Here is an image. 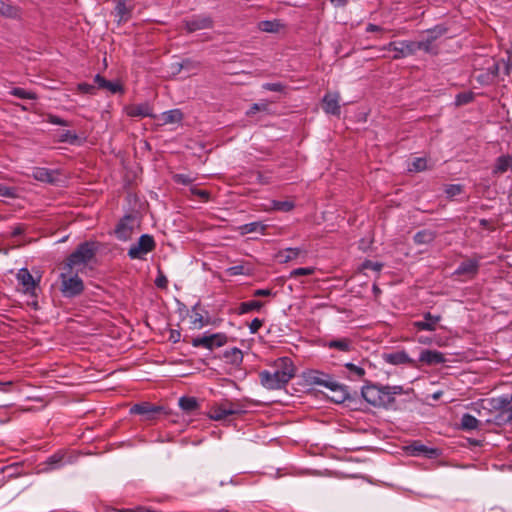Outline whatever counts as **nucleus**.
<instances>
[{
    "mask_svg": "<svg viewBox=\"0 0 512 512\" xmlns=\"http://www.w3.org/2000/svg\"><path fill=\"white\" fill-rule=\"evenodd\" d=\"M296 368L289 357L278 358L270 370H263L259 373L261 385L268 390H279L284 388L295 376Z\"/></svg>",
    "mask_w": 512,
    "mask_h": 512,
    "instance_id": "f257e3e1",
    "label": "nucleus"
},
{
    "mask_svg": "<svg viewBox=\"0 0 512 512\" xmlns=\"http://www.w3.org/2000/svg\"><path fill=\"white\" fill-rule=\"evenodd\" d=\"M401 386H378L366 385L362 388L361 394L366 402L376 407H388L395 401V396L402 394Z\"/></svg>",
    "mask_w": 512,
    "mask_h": 512,
    "instance_id": "f03ea898",
    "label": "nucleus"
},
{
    "mask_svg": "<svg viewBox=\"0 0 512 512\" xmlns=\"http://www.w3.org/2000/svg\"><path fill=\"white\" fill-rule=\"evenodd\" d=\"M96 248L93 242H83L66 259L63 269L83 271L88 263L94 258Z\"/></svg>",
    "mask_w": 512,
    "mask_h": 512,
    "instance_id": "7ed1b4c3",
    "label": "nucleus"
},
{
    "mask_svg": "<svg viewBox=\"0 0 512 512\" xmlns=\"http://www.w3.org/2000/svg\"><path fill=\"white\" fill-rule=\"evenodd\" d=\"M491 417L487 422L503 426L512 421V399L508 395L490 399Z\"/></svg>",
    "mask_w": 512,
    "mask_h": 512,
    "instance_id": "20e7f679",
    "label": "nucleus"
},
{
    "mask_svg": "<svg viewBox=\"0 0 512 512\" xmlns=\"http://www.w3.org/2000/svg\"><path fill=\"white\" fill-rule=\"evenodd\" d=\"M78 273L79 272L69 269H63L60 273V291L64 297L74 298L83 292L84 283Z\"/></svg>",
    "mask_w": 512,
    "mask_h": 512,
    "instance_id": "39448f33",
    "label": "nucleus"
},
{
    "mask_svg": "<svg viewBox=\"0 0 512 512\" xmlns=\"http://www.w3.org/2000/svg\"><path fill=\"white\" fill-rule=\"evenodd\" d=\"M228 337L224 333L204 334L192 339L193 347H203L208 350L222 347L227 343Z\"/></svg>",
    "mask_w": 512,
    "mask_h": 512,
    "instance_id": "423d86ee",
    "label": "nucleus"
},
{
    "mask_svg": "<svg viewBox=\"0 0 512 512\" xmlns=\"http://www.w3.org/2000/svg\"><path fill=\"white\" fill-rule=\"evenodd\" d=\"M155 248V241L151 235L143 234L138 242L131 245L128 250V256L131 259H143L145 255Z\"/></svg>",
    "mask_w": 512,
    "mask_h": 512,
    "instance_id": "0eeeda50",
    "label": "nucleus"
},
{
    "mask_svg": "<svg viewBox=\"0 0 512 512\" xmlns=\"http://www.w3.org/2000/svg\"><path fill=\"white\" fill-rule=\"evenodd\" d=\"M243 412L244 411L239 407V405L225 401L213 406L210 409L208 416L214 421H221L230 415L241 414Z\"/></svg>",
    "mask_w": 512,
    "mask_h": 512,
    "instance_id": "6e6552de",
    "label": "nucleus"
},
{
    "mask_svg": "<svg viewBox=\"0 0 512 512\" xmlns=\"http://www.w3.org/2000/svg\"><path fill=\"white\" fill-rule=\"evenodd\" d=\"M381 51L384 50H392L395 52L393 55V59L398 60L411 55H414L415 52V41H392L387 45H384L380 48Z\"/></svg>",
    "mask_w": 512,
    "mask_h": 512,
    "instance_id": "1a4fd4ad",
    "label": "nucleus"
},
{
    "mask_svg": "<svg viewBox=\"0 0 512 512\" xmlns=\"http://www.w3.org/2000/svg\"><path fill=\"white\" fill-rule=\"evenodd\" d=\"M447 28L441 25H437L427 31L428 37L423 41H415V52L423 50L427 53L432 52V43L440 36L444 35Z\"/></svg>",
    "mask_w": 512,
    "mask_h": 512,
    "instance_id": "9d476101",
    "label": "nucleus"
},
{
    "mask_svg": "<svg viewBox=\"0 0 512 512\" xmlns=\"http://www.w3.org/2000/svg\"><path fill=\"white\" fill-rule=\"evenodd\" d=\"M407 453L414 457L423 456L428 459H435L440 455L437 448L428 447L418 441H414L406 447Z\"/></svg>",
    "mask_w": 512,
    "mask_h": 512,
    "instance_id": "9b49d317",
    "label": "nucleus"
},
{
    "mask_svg": "<svg viewBox=\"0 0 512 512\" xmlns=\"http://www.w3.org/2000/svg\"><path fill=\"white\" fill-rule=\"evenodd\" d=\"M185 29L188 32L209 29L213 26V20L208 15H194L190 19L184 20Z\"/></svg>",
    "mask_w": 512,
    "mask_h": 512,
    "instance_id": "f8f14e48",
    "label": "nucleus"
},
{
    "mask_svg": "<svg viewBox=\"0 0 512 512\" xmlns=\"http://www.w3.org/2000/svg\"><path fill=\"white\" fill-rule=\"evenodd\" d=\"M383 360L391 365H410L411 367H417L416 361L409 357V355L404 351H395L391 353L383 354Z\"/></svg>",
    "mask_w": 512,
    "mask_h": 512,
    "instance_id": "ddd939ff",
    "label": "nucleus"
},
{
    "mask_svg": "<svg viewBox=\"0 0 512 512\" xmlns=\"http://www.w3.org/2000/svg\"><path fill=\"white\" fill-rule=\"evenodd\" d=\"M161 410L162 407L160 406L152 405L148 402H143L132 406L130 413L141 415L143 416L144 420H152Z\"/></svg>",
    "mask_w": 512,
    "mask_h": 512,
    "instance_id": "4468645a",
    "label": "nucleus"
},
{
    "mask_svg": "<svg viewBox=\"0 0 512 512\" xmlns=\"http://www.w3.org/2000/svg\"><path fill=\"white\" fill-rule=\"evenodd\" d=\"M134 217L131 215H126L123 217L115 229L116 237L119 240L126 241L130 238L133 227H134Z\"/></svg>",
    "mask_w": 512,
    "mask_h": 512,
    "instance_id": "2eb2a0df",
    "label": "nucleus"
},
{
    "mask_svg": "<svg viewBox=\"0 0 512 512\" xmlns=\"http://www.w3.org/2000/svg\"><path fill=\"white\" fill-rule=\"evenodd\" d=\"M480 266V257L478 259H468L460 263L455 270V275H468L471 278L476 276Z\"/></svg>",
    "mask_w": 512,
    "mask_h": 512,
    "instance_id": "dca6fc26",
    "label": "nucleus"
},
{
    "mask_svg": "<svg viewBox=\"0 0 512 512\" xmlns=\"http://www.w3.org/2000/svg\"><path fill=\"white\" fill-rule=\"evenodd\" d=\"M424 319L421 321H415L414 327L420 331H434L437 323L441 320L440 315H432L430 312L424 314Z\"/></svg>",
    "mask_w": 512,
    "mask_h": 512,
    "instance_id": "f3484780",
    "label": "nucleus"
},
{
    "mask_svg": "<svg viewBox=\"0 0 512 512\" xmlns=\"http://www.w3.org/2000/svg\"><path fill=\"white\" fill-rule=\"evenodd\" d=\"M339 94L338 93H327L323 97V110L327 114L331 115H339L340 114V105H339Z\"/></svg>",
    "mask_w": 512,
    "mask_h": 512,
    "instance_id": "a211bd4d",
    "label": "nucleus"
},
{
    "mask_svg": "<svg viewBox=\"0 0 512 512\" xmlns=\"http://www.w3.org/2000/svg\"><path fill=\"white\" fill-rule=\"evenodd\" d=\"M419 361L427 365H436L444 363L446 359L442 352L426 349L420 353Z\"/></svg>",
    "mask_w": 512,
    "mask_h": 512,
    "instance_id": "6ab92c4d",
    "label": "nucleus"
},
{
    "mask_svg": "<svg viewBox=\"0 0 512 512\" xmlns=\"http://www.w3.org/2000/svg\"><path fill=\"white\" fill-rule=\"evenodd\" d=\"M32 177L41 182L55 183L57 181V171L50 170L44 167H36L32 170Z\"/></svg>",
    "mask_w": 512,
    "mask_h": 512,
    "instance_id": "aec40b11",
    "label": "nucleus"
},
{
    "mask_svg": "<svg viewBox=\"0 0 512 512\" xmlns=\"http://www.w3.org/2000/svg\"><path fill=\"white\" fill-rule=\"evenodd\" d=\"M126 113L130 117H154L153 109L148 103L130 105L126 107Z\"/></svg>",
    "mask_w": 512,
    "mask_h": 512,
    "instance_id": "412c9836",
    "label": "nucleus"
},
{
    "mask_svg": "<svg viewBox=\"0 0 512 512\" xmlns=\"http://www.w3.org/2000/svg\"><path fill=\"white\" fill-rule=\"evenodd\" d=\"M328 389L332 392L330 399L335 403H343L349 397V394L345 387L340 385L336 381H332V383H329Z\"/></svg>",
    "mask_w": 512,
    "mask_h": 512,
    "instance_id": "4be33fe9",
    "label": "nucleus"
},
{
    "mask_svg": "<svg viewBox=\"0 0 512 512\" xmlns=\"http://www.w3.org/2000/svg\"><path fill=\"white\" fill-rule=\"evenodd\" d=\"M200 310L199 303L195 304L191 309L190 322L195 329H201L210 323L209 318H204Z\"/></svg>",
    "mask_w": 512,
    "mask_h": 512,
    "instance_id": "5701e85b",
    "label": "nucleus"
},
{
    "mask_svg": "<svg viewBox=\"0 0 512 512\" xmlns=\"http://www.w3.org/2000/svg\"><path fill=\"white\" fill-rule=\"evenodd\" d=\"M325 346L341 352H350L353 349V342L349 338H339L327 341Z\"/></svg>",
    "mask_w": 512,
    "mask_h": 512,
    "instance_id": "b1692460",
    "label": "nucleus"
},
{
    "mask_svg": "<svg viewBox=\"0 0 512 512\" xmlns=\"http://www.w3.org/2000/svg\"><path fill=\"white\" fill-rule=\"evenodd\" d=\"M17 279L19 283L22 284L26 292H31L36 287L34 278L27 268H22L18 271Z\"/></svg>",
    "mask_w": 512,
    "mask_h": 512,
    "instance_id": "393cba45",
    "label": "nucleus"
},
{
    "mask_svg": "<svg viewBox=\"0 0 512 512\" xmlns=\"http://www.w3.org/2000/svg\"><path fill=\"white\" fill-rule=\"evenodd\" d=\"M304 251L301 248L295 247V248H286L283 250H280L276 254V258L279 261V263H288L292 260H295L298 258Z\"/></svg>",
    "mask_w": 512,
    "mask_h": 512,
    "instance_id": "a878e982",
    "label": "nucleus"
},
{
    "mask_svg": "<svg viewBox=\"0 0 512 512\" xmlns=\"http://www.w3.org/2000/svg\"><path fill=\"white\" fill-rule=\"evenodd\" d=\"M67 463H70V460H66L65 453L61 451L49 456L45 462L48 470L58 469Z\"/></svg>",
    "mask_w": 512,
    "mask_h": 512,
    "instance_id": "bb28decb",
    "label": "nucleus"
},
{
    "mask_svg": "<svg viewBox=\"0 0 512 512\" xmlns=\"http://www.w3.org/2000/svg\"><path fill=\"white\" fill-rule=\"evenodd\" d=\"M435 238L436 233L429 229L418 231L413 237L414 242L418 245L430 244L435 240Z\"/></svg>",
    "mask_w": 512,
    "mask_h": 512,
    "instance_id": "cd10ccee",
    "label": "nucleus"
},
{
    "mask_svg": "<svg viewBox=\"0 0 512 512\" xmlns=\"http://www.w3.org/2000/svg\"><path fill=\"white\" fill-rule=\"evenodd\" d=\"M95 83L100 87L109 90L112 93H117L122 91V86L118 82H111L106 80L104 77L99 74L94 78Z\"/></svg>",
    "mask_w": 512,
    "mask_h": 512,
    "instance_id": "c85d7f7f",
    "label": "nucleus"
},
{
    "mask_svg": "<svg viewBox=\"0 0 512 512\" xmlns=\"http://www.w3.org/2000/svg\"><path fill=\"white\" fill-rule=\"evenodd\" d=\"M183 119V113L179 109H172L162 113L163 124L179 123Z\"/></svg>",
    "mask_w": 512,
    "mask_h": 512,
    "instance_id": "c756f323",
    "label": "nucleus"
},
{
    "mask_svg": "<svg viewBox=\"0 0 512 512\" xmlns=\"http://www.w3.org/2000/svg\"><path fill=\"white\" fill-rule=\"evenodd\" d=\"M309 381L312 384H317V385L324 386V387L328 388L329 383H332V381H334V380L327 374H324L319 371H314L309 376Z\"/></svg>",
    "mask_w": 512,
    "mask_h": 512,
    "instance_id": "7c9ffc66",
    "label": "nucleus"
},
{
    "mask_svg": "<svg viewBox=\"0 0 512 512\" xmlns=\"http://www.w3.org/2000/svg\"><path fill=\"white\" fill-rule=\"evenodd\" d=\"M512 168V156L510 155H502L497 158L494 172L495 173H504Z\"/></svg>",
    "mask_w": 512,
    "mask_h": 512,
    "instance_id": "2f4dec72",
    "label": "nucleus"
},
{
    "mask_svg": "<svg viewBox=\"0 0 512 512\" xmlns=\"http://www.w3.org/2000/svg\"><path fill=\"white\" fill-rule=\"evenodd\" d=\"M179 406L183 411L192 413L198 409L199 404L195 397L183 396L179 399Z\"/></svg>",
    "mask_w": 512,
    "mask_h": 512,
    "instance_id": "473e14b6",
    "label": "nucleus"
},
{
    "mask_svg": "<svg viewBox=\"0 0 512 512\" xmlns=\"http://www.w3.org/2000/svg\"><path fill=\"white\" fill-rule=\"evenodd\" d=\"M264 303L258 300L242 302L238 307V314L243 315L251 311H259Z\"/></svg>",
    "mask_w": 512,
    "mask_h": 512,
    "instance_id": "72a5a7b5",
    "label": "nucleus"
},
{
    "mask_svg": "<svg viewBox=\"0 0 512 512\" xmlns=\"http://www.w3.org/2000/svg\"><path fill=\"white\" fill-rule=\"evenodd\" d=\"M0 14L9 18L19 16V9L5 0H0Z\"/></svg>",
    "mask_w": 512,
    "mask_h": 512,
    "instance_id": "f704fd0d",
    "label": "nucleus"
},
{
    "mask_svg": "<svg viewBox=\"0 0 512 512\" xmlns=\"http://www.w3.org/2000/svg\"><path fill=\"white\" fill-rule=\"evenodd\" d=\"M224 357L229 363L233 365H238L243 360L242 351L236 347L226 350L224 352Z\"/></svg>",
    "mask_w": 512,
    "mask_h": 512,
    "instance_id": "c9c22d12",
    "label": "nucleus"
},
{
    "mask_svg": "<svg viewBox=\"0 0 512 512\" xmlns=\"http://www.w3.org/2000/svg\"><path fill=\"white\" fill-rule=\"evenodd\" d=\"M460 425L463 430H467V431L475 430L478 428L479 421L473 415H471L469 413H465V414H463V416L461 418Z\"/></svg>",
    "mask_w": 512,
    "mask_h": 512,
    "instance_id": "e433bc0d",
    "label": "nucleus"
},
{
    "mask_svg": "<svg viewBox=\"0 0 512 512\" xmlns=\"http://www.w3.org/2000/svg\"><path fill=\"white\" fill-rule=\"evenodd\" d=\"M115 12L119 17V21H126L130 17V10L127 8L126 0H116Z\"/></svg>",
    "mask_w": 512,
    "mask_h": 512,
    "instance_id": "4c0bfd02",
    "label": "nucleus"
},
{
    "mask_svg": "<svg viewBox=\"0 0 512 512\" xmlns=\"http://www.w3.org/2000/svg\"><path fill=\"white\" fill-rule=\"evenodd\" d=\"M428 169L427 159L424 157L414 158L408 165L410 172H422Z\"/></svg>",
    "mask_w": 512,
    "mask_h": 512,
    "instance_id": "58836bf2",
    "label": "nucleus"
},
{
    "mask_svg": "<svg viewBox=\"0 0 512 512\" xmlns=\"http://www.w3.org/2000/svg\"><path fill=\"white\" fill-rule=\"evenodd\" d=\"M258 28L263 32L275 33L279 31L280 23L278 21L264 20L259 22Z\"/></svg>",
    "mask_w": 512,
    "mask_h": 512,
    "instance_id": "ea45409f",
    "label": "nucleus"
},
{
    "mask_svg": "<svg viewBox=\"0 0 512 512\" xmlns=\"http://www.w3.org/2000/svg\"><path fill=\"white\" fill-rule=\"evenodd\" d=\"M226 272L230 276L250 275L252 272V269L250 267H247L244 265H235V266H231V267L227 268Z\"/></svg>",
    "mask_w": 512,
    "mask_h": 512,
    "instance_id": "a19ab883",
    "label": "nucleus"
},
{
    "mask_svg": "<svg viewBox=\"0 0 512 512\" xmlns=\"http://www.w3.org/2000/svg\"><path fill=\"white\" fill-rule=\"evenodd\" d=\"M10 94L20 99H36V94L31 91H27L20 87H15L10 91Z\"/></svg>",
    "mask_w": 512,
    "mask_h": 512,
    "instance_id": "79ce46f5",
    "label": "nucleus"
},
{
    "mask_svg": "<svg viewBox=\"0 0 512 512\" xmlns=\"http://www.w3.org/2000/svg\"><path fill=\"white\" fill-rule=\"evenodd\" d=\"M345 368L348 370L351 377H355L357 379L362 378L365 375V370L363 367L355 365L353 363H346Z\"/></svg>",
    "mask_w": 512,
    "mask_h": 512,
    "instance_id": "37998d69",
    "label": "nucleus"
},
{
    "mask_svg": "<svg viewBox=\"0 0 512 512\" xmlns=\"http://www.w3.org/2000/svg\"><path fill=\"white\" fill-rule=\"evenodd\" d=\"M474 99V93L471 91L462 92L456 95L455 97V105L462 106L472 102Z\"/></svg>",
    "mask_w": 512,
    "mask_h": 512,
    "instance_id": "c03bdc74",
    "label": "nucleus"
},
{
    "mask_svg": "<svg viewBox=\"0 0 512 512\" xmlns=\"http://www.w3.org/2000/svg\"><path fill=\"white\" fill-rule=\"evenodd\" d=\"M266 226L260 222H251L242 226L243 233L261 232L263 233Z\"/></svg>",
    "mask_w": 512,
    "mask_h": 512,
    "instance_id": "a18cd8bd",
    "label": "nucleus"
},
{
    "mask_svg": "<svg viewBox=\"0 0 512 512\" xmlns=\"http://www.w3.org/2000/svg\"><path fill=\"white\" fill-rule=\"evenodd\" d=\"M314 272H315V268L314 267L296 268V269H293L290 272L289 278H297L299 276H308V275L314 274Z\"/></svg>",
    "mask_w": 512,
    "mask_h": 512,
    "instance_id": "49530a36",
    "label": "nucleus"
},
{
    "mask_svg": "<svg viewBox=\"0 0 512 512\" xmlns=\"http://www.w3.org/2000/svg\"><path fill=\"white\" fill-rule=\"evenodd\" d=\"M294 208V204L291 201H273V209L278 211L288 212Z\"/></svg>",
    "mask_w": 512,
    "mask_h": 512,
    "instance_id": "de8ad7c7",
    "label": "nucleus"
},
{
    "mask_svg": "<svg viewBox=\"0 0 512 512\" xmlns=\"http://www.w3.org/2000/svg\"><path fill=\"white\" fill-rule=\"evenodd\" d=\"M462 186L460 184H450L445 188V193L448 198H453L462 193Z\"/></svg>",
    "mask_w": 512,
    "mask_h": 512,
    "instance_id": "09e8293b",
    "label": "nucleus"
},
{
    "mask_svg": "<svg viewBox=\"0 0 512 512\" xmlns=\"http://www.w3.org/2000/svg\"><path fill=\"white\" fill-rule=\"evenodd\" d=\"M262 88L264 90H267V91H272V92H284L285 90V85H283L281 82H274V83H264L262 85Z\"/></svg>",
    "mask_w": 512,
    "mask_h": 512,
    "instance_id": "8fccbe9b",
    "label": "nucleus"
},
{
    "mask_svg": "<svg viewBox=\"0 0 512 512\" xmlns=\"http://www.w3.org/2000/svg\"><path fill=\"white\" fill-rule=\"evenodd\" d=\"M476 80L481 85H488V84L493 82L494 78H493V74L492 73H488L487 71H485V72H482L479 75H477L476 76Z\"/></svg>",
    "mask_w": 512,
    "mask_h": 512,
    "instance_id": "3c124183",
    "label": "nucleus"
},
{
    "mask_svg": "<svg viewBox=\"0 0 512 512\" xmlns=\"http://www.w3.org/2000/svg\"><path fill=\"white\" fill-rule=\"evenodd\" d=\"M268 110V104L265 102L261 103H254L250 109L247 111L248 116L254 115L258 111H267Z\"/></svg>",
    "mask_w": 512,
    "mask_h": 512,
    "instance_id": "603ef678",
    "label": "nucleus"
},
{
    "mask_svg": "<svg viewBox=\"0 0 512 512\" xmlns=\"http://www.w3.org/2000/svg\"><path fill=\"white\" fill-rule=\"evenodd\" d=\"M77 135L70 131V130H67V131H64L60 136H59V140L61 142H68V143H71L73 144L76 140H77Z\"/></svg>",
    "mask_w": 512,
    "mask_h": 512,
    "instance_id": "864d4df0",
    "label": "nucleus"
},
{
    "mask_svg": "<svg viewBox=\"0 0 512 512\" xmlns=\"http://www.w3.org/2000/svg\"><path fill=\"white\" fill-rule=\"evenodd\" d=\"M173 179L176 183H180L183 185L190 184L194 179L186 174H175Z\"/></svg>",
    "mask_w": 512,
    "mask_h": 512,
    "instance_id": "5fc2aeb1",
    "label": "nucleus"
},
{
    "mask_svg": "<svg viewBox=\"0 0 512 512\" xmlns=\"http://www.w3.org/2000/svg\"><path fill=\"white\" fill-rule=\"evenodd\" d=\"M155 285L161 289L167 288V285H168L167 277L161 271H159V273L155 279Z\"/></svg>",
    "mask_w": 512,
    "mask_h": 512,
    "instance_id": "6e6d98bb",
    "label": "nucleus"
},
{
    "mask_svg": "<svg viewBox=\"0 0 512 512\" xmlns=\"http://www.w3.org/2000/svg\"><path fill=\"white\" fill-rule=\"evenodd\" d=\"M263 320L259 318H254L249 324V331L251 334H255L262 327Z\"/></svg>",
    "mask_w": 512,
    "mask_h": 512,
    "instance_id": "4d7b16f0",
    "label": "nucleus"
},
{
    "mask_svg": "<svg viewBox=\"0 0 512 512\" xmlns=\"http://www.w3.org/2000/svg\"><path fill=\"white\" fill-rule=\"evenodd\" d=\"M362 268L379 272L382 269V264L378 263V262H373V261L367 260V261L363 262Z\"/></svg>",
    "mask_w": 512,
    "mask_h": 512,
    "instance_id": "13d9d810",
    "label": "nucleus"
},
{
    "mask_svg": "<svg viewBox=\"0 0 512 512\" xmlns=\"http://www.w3.org/2000/svg\"><path fill=\"white\" fill-rule=\"evenodd\" d=\"M47 121L53 125L68 126V122L56 115H49Z\"/></svg>",
    "mask_w": 512,
    "mask_h": 512,
    "instance_id": "bf43d9fd",
    "label": "nucleus"
},
{
    "mask_svg": "<svg viewBox=\"0 0 512 512\" xmlns=\"http://www.w3.org/2000/svg\"><path fill=\"white\" fill-rule=\"evenodd\" d=\"M190 191H191V193L193 195H196V196L200 197L201 199H203L205 201L208 200V198H209V192L206 191V190H201V189H198L196 187H192L190 189Z\"/></svg>",
    "mask_w": 512,
    "mask_h": 512,
    "instance_id": "052dcab7",
    "label": "nucleus"
},
{
    "mask_svg": "<svg viewBox=\"0 0 512 512\" xmlns=\"http://www.w3.org/2000/svg\"><path fill=\"white\" fill-rule=\"evenodd\" d=\"M273 295L271 289H257L253 292V296L255 297H268Z\"/></svg>",
    "mask_w": 512,
    "mask_h": 512,
    "instance_id": "680f3d73",
    "label": "nucleus"
},
{
    "mask_svg": "<svg viewBox=\"0 0 512 512\" xmlns=\"http://www.w3.org/2000/svg\"><path fill=\"white\" fill-rule=\"evenodd\" d=\"M78 88L84 93H92L94 91V86L87 83L79 84Z\"/></svg>",
    "mask_w": 512,
    "mask_h": 512,
    "instance_id": "e2e57ef3",
    "label": "nucleus"
},
{
    "mask_svg": "<svg viewBox=\"0 0 512 512\" xmlns=\"http://www.w3.org/2000/svg\"><path fill=\"white\" fill-rule=\"evenodd\" d=\"M486 71L488 73H492L493 78L495 79L496 76L498 75V71H499L498 64L496 62H493V64L491 66H489Z\"/></svg>",
    "mask_w": 512,
    "mask_h": 512,
    "instance_id": "0e129e2a",
    "label": "nucleus"
},
{
    "mask_svg": "<svg viewBox=\"0 0 512 512\" xmlns=\"http://www.w3.org/2000/svg\"><path fill=\"white\" fill-rule=\"evenodd\" d=\"M334 7H344L348 4L349 0H328Z\"/></svg>",
    "mask_w": 512,
    "mask_h": 512,
    "instance_id": "69168bd1",
    "label": "nucleus"
},
{
    "mask_svg": "<svg viewBox=\"0 0 512 512\" xmlns=\"http://www.w3.org/2000/svg\"><path fill=\"white\" fill-rule=\"evenodd\" d=\"M366 31L367 32H379V31H383V28L378 26V25H375V24H372V23H369L366 27Z\"/></svg>",
    "mask_w": 512,
    "mask_h": 512,
    "instance_id": "338daca9",
    "label": "nucleus"
},
{
    "mask_svg": "<svg viewBox=\"0 0 512 512\" xmlns=\"http://www.w3.org/2000/svg\"><path fill=\"white\" fill-rule=\"evenodd\" d=\"M193 65L191 60H185L181 64H178L177 71H180L182 68H190Z\"/></svg>",
    "mask_w": 512,
    "mask_h": 512,
    "instance_id": "774afa93",
    "label": "nucleus"
}]
</instances>
